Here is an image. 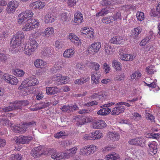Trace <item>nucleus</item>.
Listing matches in <instances>:
<instances>
[{
    "instance_id": "nucleus-37",
    "label": "nucleus",
    "mask_w": 160,
    "mask_h": 160,
    "mask_svg": "<svg viewBox=\"0 0 160 160\" xmlns=\"http://www.w3.org/2000/svg\"><path fill=\"white\" fill-rule=\"evenodd\" d=\"M13 74L17 77H22L25 73L23 70L20 69H16L12 71Z\"/></svg>"
},
{
    "instance_id": "nucleus-42",
    "label": "nucleus",
    "mask_w": 160,
    "mask_h": 160,
    "mask_svg": "<svg viewBox=\"0 0 160 160\" xmlns=\"http://www.w3.org/2000/svg\"><path fill=\"white\" fill-rule=\"evenodd\" d=\"M102 21L104 23H109L111 22L114 21L113 18L112 16L103 17L102 19Z\"/></svg>"
},
{
    "instance_id": "nucleus-39",
    "label": "nucleus",
    "mask_w": 160,
    "mask_h": 160,
    "mask_svg": "<svg viewBox=\"0 0 160 160\" xmlns=\"http://www.w3.org/2000/svg\"><path fill=\"white\" fill-rule=\"evenodd\" d=\"M54 32L53 28L51 27L47 28L45 30L44 35L46 37H49L52 35Z\"/></svg>"
},
{
    "instance_id": "nucleus-14",
    "label": "nucleus",
    "mask_w": 160,
    "mask_h": 160,
    "mask_svg": "<svg viewBox=\"0 0 160 160\" xmlns=\"http://www.w3.org/2000/svg\"><path fill=\"white\" fill-rule=\"evenodd\" d=\"M32 138L29 136H21L17 138L15 142L18 144H24L28 143Z\"/></svg>"
},
{
    "instance_id": "nucleus-28",
    "label": "nucleus",
    "mask_w": 160,
    "mask_h": 160,
    "mask_svg": "<svg viewBox=\"0 0 160 160\" xmlns=\"http://www.w3.org/2000/svg\"><path fill=\"white\" fill-rule=\"evenodd\" d=\"M46 102L43 101H41L40 103L36 104V107H38V109L40 110L47 108L50 105V103L48 102Z\"/></svg>"
},
{
    "instance_id": "nucleus-27",
    "label": "nucleus",
    "mask_w": 160,
    "mask_h": 160,
    "mask_svg": "<svg viewBox=\"0 0 160 160\" xmlns=\"http://www.w3.org/2000/svg\"><path fill=\"white\" fill-rule=\"evenodd\" d=\"M111 112V109L108 108H104L99 110L97 112V114L101 116H106L108 115Z\"/></svg>"
},
{
    "instance_id": "nucleus-45",
    "label": "nucleus",
    "mask_w": 160,
    "mask_h": 160,
    "mask_svg": "<svg viewBox=\"0 0 160 160\" xmlns=\"http://www.w3.org/2000/svg\"><path fill=\"white\" fill-rule=\"evenodd\" d=\"M109 135L110 139L114 141H117L120 138V136L119 135L114 134L111 132L109 133Z\"/></svg>"
},
{
    "instance_id": "nucleus-61",
    "label": "nucleus",
    "mask_w": 160,
    "mask_h": 160,
    "mask_svg": "<svg viewBox=\"0 0 160 160\" xmlns=\"http://www.w3.org/2000/svg\"><path fill=\"white\" fill-rule=\"evenodd\" d=\"M94 136L95 137L93 138H93V139H95V140L96 139H100L102 137V133L98 131H96L95 132H94Z\"/></svg>"
},
{
    "instance_id": "nucleus-3",
    "label": "nucleus",
    "mask_w": 160,
    "mask_h": 160,
    "mask_svg": "<svg viewBox=\"0 0 160 160\" xmlns=\"http://www.w3.org/2000/svg\"><path fill=\"white\" fill-rule=\"evenodd\" d=\"M35 125H36V122L32 121L20 125L19 127L15 126L12 127V129L15 132L23 133L28 129L33 126L34 127Z\"/></svg>"
},
{
    "instance_id": "nucleus-15",
    "label": "nucleus",
    "mask_w": 160,
    "mask_h": 160,
    "mask_svg": "<svg viewBox=\"0 0 160 160\" xmlns=\"http://www.w3.org/2000/svg\"><path fill=\"white\" fill-rule=\"evenodd\" d=\"M96 148V146L92 145L89 147L86 146L83 149L81 150V152H82V155H88L93 153L95 151Z\"/></svg>"
},
{
    "instance_id": "nucleus-56",
    "label": "nucleus",
    "mask_w": 160,
    "mask_h": 160,
    "mask_svg": "<svg viewBox=\"0 0 160 160\" xmlns=\"http://www.w3.org/2000/svg\"><path fill=\"white\" fill-rule=\"evenodd\" d=\"M21 158L20 155L18 154L16 155L12 154L11 158L12 159V160H20Z\"/></svg>"
},
{
    "instance_id": "nucleus-38",
    "label": "nucleus",
    "mask_w": 160,
    "mask_h": 160,
    "mask_svg": "<svg viewBox=\"0 0 160 160\" xmlns=\"http://www.w3.org/2000/svg\"><path fill=\"white\" fill-rule=\"evenodd\" d=\"M112 66L117 70L120 71L122 69L120 63L116 60H113L112 62Z\"/></svg>"
},
{
    "instance_id": "nucleus-1",
    "label": "nucleus",
    "mask_w": 160,
    "mask_h": 160,
    "mask_svg": "<svg viewBox=\"0 0 160 160\" xmlns=\"http://www.w3.org/2000/svg\"><path fill=\"white\" fill-rule=\"evenodd\" d=\"M29 39L30 43L25 45L24 49V53L28 55H31L32 52H34L38 46V43L35 40V37L32 36L29 37Z\"/></svg>"
},
{
    "instance_id": "nucleus-57",
    "label": "nucleus",
    "mask_w": 160,
    "mask_h": 160,
    "mask_svg": "<svg viewBox=\"0 0 160 160\" xmlns=\"http://www.w3.org/2000/svg\"><path fill=\"white\" fill-rule=\"evenodd\" d=\"M62 77H61L60 75H58L54 76L52 78V81H57L58 82L59 81L62 80Z\"/></svg>"
},
{
    "instance_id": "nucleus-29",
    "label": "nucleus",
    "mask_w": 160,
    "mask_h": 160,
    "mask_svg": "<svg viewBox=\"0 0 160 160\" xmlns=\"http://www.w3.org/2000/svg\"><path fill=\"white\" fill-rule=\"evenodd\" d=\"M119 58L120 59L125 61H131L134 59L132 55L128 54H124L123 55H121Z\"/></svg>"
},
{
    "instance_id": "nucleus-46",
    "label": "nucleus",
    "mask_w": 160,
    "mask_h": 160,
    "mask_svg": "<svg viewBox=\"0 0 160 160\" xmlns=\"http://www.w3.org/2000/svg\"><path fill=\"white\" fill-rule=\"evenodd\" d=\"M94 30L92 28H90L88 32L86 34V37L90 39H93L94 38Z\"/></svg>"
},
{
    "instance_id": "nucleus-19",
    "label": "nucleus",
    "mask_w": 160,
    "mask_h": 160,
    "mask_svg": "<svg viewBox=\"0 0 160 160\" xmlns=\"http://www.w3.org/2000/svg\"><path fill=\"white\" fill-rule=\"evenodd\" d=\"M3 79L6 80L7 82L12 85H16L18 82V80L16 77L11 75H5L3 76Z\"/></svg>"
},
{
    "instance_id": "nucleus-4",
    "label": "nucleus",
    "mask_w": 160,
    "mask_h": 160,
    "mask_svg": "<svg viewBox=\"0 0 160 160\" xmlns=\"http://www.w3.org/2000/svg\"><path fill=\"white\" fill-rule=\"evenodd\" d=\"M30 153L34 158L38 157L42 155H49L47 153V151H45L43 147L41 146L33 148Z\"/></svg>"
},
{
    "instance_id": "nucleus-13",
    "label": "nucleus",
    "mask_w": 160,
    "mask_h": 160,
    "mask_svg": "<svg viewBox=\"0 0 160 160\" xmlns=\"http://www.w3.org/2000/svg\"><path fill=\"white\" fill-rule=\"evenodd\" d=\"M92 126L94 129H101L106 127L107 124L102 120H97L93 121Z\"/></svg>"
},
{
    "instance_id": "nucleus-52",
    "label": "nucleus",
    "mask_w": 160,
    "mask_h": 160,
    "mask_svg": "<svg viewBox=\"0 0 160 160\" xmlns=\"http://www.w3.org/2000/svg\"><path fill=\"white\" fill-rule=\"evenodd\" d=\"M94 132H92L89 135L86 134L84 136V138L87 140H95V139H93L94 136Z\"/></svg>"
},
{
    "instance_id": "nucleus-63",
    "label": "nucleus",
    "mask_w": 160,
    "mask_h": 160,
    "mask_svg": "<svg viewBox=\"0 0 160 160\" xmlns=\"http://www.w3.org/2000/svg\"><path fill=\"white\" fill-rule=\"evenodd\" d=\"M98 104V102L96 101H93L87 102L86 103V105L87 106L90 107L93 105H97Z\"/></svg>"
},
{
    "instance_id": "nucleus-64",
    "label": "nucleus",
    "mask_w": 160,
    "mask_h": 160,
    "mask_svg": "<svg viewBox=\"0 0 160 160\" xmlns=\"http://www.w3.org/2000/svg\"><path fill=\"white\" fill-rule=\"evenodd\" d=\"M7 59V56L4 54L0 53V61L6 62Z\"/></svg>"
},
{
    "instance_id": "nucleus-22",
    "label": "nucleus",
    "mask_w": 160,
    "mask_h": 160,
    "mask_svg": "<svg viewBox=\"0 0 160 160\" xmlns=\"http://www.w3.org/2000/svg\"><path fill=\"white\" fill-rule=\"evenodd\" d=\"M123 42V38L120 36H117L112 38L110 41L111 43L114 44H120Z\"/></svg>"
},
{
    "instance_id": "nucleus-55",
    "label": "nucleus",
    "mask_w": 160,
    "mask_h": 160,
    "mask_svg": "<svg viewBox=\"0 0 160 160\" xmlns=\"http://www.w3.org/2000/svg\"><path fill=\"white\" fill-rule=\"evenodd\" d=\"M104 49L106 54H109L110 53V49H111V47L107 44H105L104 45Z\"/></svg>"
},
{
    "instance_id": "nucleus-9",
    "label": "nucleus",
    "mask_w": 160,
    "mask_h": 160,
    "mask_svg": "<svg viewBox=\"0 0 160 160\" xmlns=\"http://www.w3.org/2000/svg\"><path fill=\"white\" fill-rule=\"evenodd\" d=\"M118 104V102L117 103L115 104L116 107L112 109L111 112L112 115H118L124 111L125 109L124 107L122 105Z\"/></svg>"
},
{
    "instance_id": "nucleus-11",
    "label": "nucleus",
    "mask_w": 160,
    "mask_h": 160,
    "mask_svg": "<svg viewBox=\"0 0 160 160\" xmlns=\"http://www.w3.org/2000/svg\"><path fill=\"white\" fill-rule=\"evenodd\" d=\"M53 48L51 46L44 47L41 52L42 57H48L53 54Z\"/></svg>"
},
{
    "instance_id": "nucleus-16",
    "label": "nucleus",
    "mask_w": 160,
    "mask_h": 160,
    "mask_svg": "<svg viewBox=\"0 0 160 160\" xmlns=\"http://www.w3.org/2000/svg\"><path fill=\"white\" fill-rule=\"evenodd\" d=\"M46 90L48 95H53L60 92L59 88L56 86L46 87Z\"/></svg>"
},
{
    "instance_id": "nucleus-40",
    "label": "nucleus",
    "mask_w": 160,
    "mask_h": 160,
    "mask_svg": "<svg viewBox=\"0 0 160 160\" xmlns=\"http://www.w3.org/2000/svg\"><path fill=\"white\" fill-rule=\"evenodd\" d=\"M23 17H24L22 14H19L18 17V22L19 24L24 25L26 22L28 21V20H26L24 19Z\"/></svg>"
},
{
    "instance_id": "nucleus-48",
    "label": "nucleus",
    "mask_w": 160,
    "mask_h": 160,
    "mask_svg": "<svg viewBox=\"0 0 160 160\" xmlns=\"http://www.w3.org/2000/svg\"><path fill=\"white\" fill-rule=\"evenodd\" d=\"M136 16L137 19L139 21H141L143 20L144 14L143 12L138 11Z\"/></svg>"
},
{
    "instance_id": "nucleus-54",
    "label": "nucleus",
    "mask_w": 160,
    "mask_h": 160,
    "mask_svg": "<svg viewBox=\"0 0 160 160\" xmlns=\"http://www.w3.org/2000/svg\"><path fill=\"white\" fill-rule=\"evenodd\" d=\"M63 56L66 58H70L72 56V54L69 52L68 49L65 50L63 54Z\"/></svg>"
},
{
    "instance_id": "nucleus-62",
    "label": "nucleus",
    "mask_w": 160,
    "mask_h": 160,
    "mask_svg": "<svg viewBox=\"0 0 160 160\" xmlns=\"http://www.w3.org/2000/svg\"><path fill=\"white\" fill-rule=\"evenodd\" d=\"M146 117L147 118L150 120L152 122H154L155 121V117L152 115L148 113L146 114Z\"/></svg>"
},
{
    "instance_id": "nucleus-59",
    "label": "nucleus",
    "mask_w": 160,
    "mask_h": 160,
    "mask_svg": "<svg viewBox=\"0 0 160 160\" xmlns=\"http://www.w3.org/2000/svg\"><path fill=\"white\" fill-rule=\"evenodd\" d=\"M62 156H63V158H68L71 157L72 156L70 152V150H68L66 152L62 153Z\"/></svg>"
},
{
    "instance_id": "nucleus-60",
    "label": "nucleus",
    "mask_w": 160,
    "mask_h": 160,
    "mask_svg": "<svg viewBox=\"0 0 160 160\" xmlns=\"http://www.w3.org/2000/svg\"><path fill=\"white\" fill-rule=\"evenodd\" d=\"M134 119L136 121H139L141 119L142 117L139 113L136 112L134 113L133 115Z\"/></svg>"
},
{
    "instance_id": "nucleus-36",
    "label": "nucleus",
    "mask_w": 160,
    "mask_h": 160,
    "mask_svg": "<svg viewBox=\"0 0 160 160\" xmlns=\"http://www.w3.org/2000/svg\"><path fill=\"white\" fill-rule=\"evenodd\" d=\"M69 38L71 40L77 41L76 45L79 46L81 44V41L80 39L72 33H70L69 36Z\"/></svg>"
},
{
    "instance_id": "nucleus-44",
    "label": "nucleus",
    "mask_w": 160,
    "mask_h": 160,
    "mask_svg": "<svg viewBox=\"0 0 160 160\" xmlns=\"http://www.w3.org/2000/svg\"><path fill=\"white\" fill-rule=\"evenodd\" d=\"M141 74L138 72L135 71L131 75V79L133 80L134 79H139L141 77Z\"/></svg>"
},
{
    "instance_id": "nucleus-41",
    "label": "nucleus",
    "mask_w": 160,
    "mask_h": 160,
    "mask_svg": "<svg viewBox=\"0 0 160 160\" xmlns=\"http://www.w3.org/2000/svg\"><path fill=\"white\" fill-rule=\"evenodd\" d=\"M29 102L27 100H22L17 102H16V104H17L19 106V108L18 109L21 110L22 108V106H25L28 105Z\"/></svg>"
},
{
    "instance_id": "nucleus-21",
    "label": "nucleus",
    "mask_w": 160,
    "mask_h": 160,
    "mask_svg": "<svg viewBox=\"0 0 160 160\" xmlns=\"http://www.w3.org/2000/svg\"><path fill=\"white\" fill-rule=\"evenodd\" d=\"M142 31V29L140 27L134 28V30H132V37L133 38L138 39L140 36V34Z\"/></svg>"
},
{
    "instance_id": "nucleus-24",
    "label": "nucleus",
    "mask_w": 160,
    "mask_h": 160,
    "mask_svg": "<svg viewBox=\"0 0 160 160\" xmlns=\"http://www.w3.org/2000/svg\"><path fill=\"white\" fill-rule=\"evenodd\" d=\"M56 19V17L51 14H47L44 17V20L45 23H52Z\"/></svg>"
},
{
    "instance_id": "nucleus-12",
    "label": "nucleus",
    "mask_w": 160,
    "mask_h": 160,
    "mask_svg": "<svg viewBox=\"0 0 160 160\" xmlns=\"http://www.w3.org/2000/svg\"><path fill=\"white\" fill-rule=\"evenodd\" d=\"M47 153H48V154H49V155H51V157L54 159L59 160L63 158L62 153H57L56 150L55 149H50L48 152L47 151Z\"/></svg>"
},
{
    "instance_id": "nucleus-7",
    "label": "nucleus",
    "mask_w": 160,
    "mask_h": 160,
    "mask_svg": "<svg viewBox=\"0 0 160 160\" xmlns=\"http://www.w3.org/2000/svg\"><path fill=\"white\" fill-rule=\"evenodd\" d=\"M61 109L63 112L70 113L78 110L79 108L76 104L68 105H63Z\"/></svg>"
},
{
    "instance_id": "nucleus-20",
    "label": "nucleus",
    "mask_w": 160,
    "mask_h": 160,
    "mask_svg": "<svg viewBox=\"0 0 160 160\" xmlns=\"http://www.w3.org/2000/svg\"><path fill=\"white\" fill-rule=\"evenodd\" d=\"M19 107L20 106H18V104H16V102H15L14 103H11L9 106L2 108V109L5 112H8L18 109V108H20Z\"/></svg>"
},
{
    "instance_id": "nucleus-5",
    "label": "nucleus",
    "mask_w": 160,
    "mask_h": 160,
    "mask_svg": "<svg viewBox=\"0 0 160 160\" xmlns=\"http://www.w3.org/2000/svg\"><path fill=\"white\" fill-rule=\"evenodd\" d=\"M19 5V2L15 0L9 2L6 9L7 12L8 14L14 13Z\"/></svg>"
},
{
    "instance_id": "nucleus-53",
    "label": "nucleus",
    "mask_w": 160,
    "mask_h": 160,
    "mask_svg": "<svg viewBox=\"0 0 160 160\" xmlns=\"http://www.w3.org/2000/svg\"><path fill=\"white\" fill-rule=\"evenodd\" d=\"M146 70L149 74H153L155 71L154 68L152 66H150L146 68Z\"/></svg>"
},
{
    "instance_id": "nucleus-6",
    "label": "nucleus",
    "mask_w": 160,
    "mask_h": 160,
    "mask_svg": "<svg viewBox=\"0 0 160 160\" xmlns=\"http://www.w3.org/2000/svg\"><path fill=\"white\" fill-rule=\"evenodd\" d=\"M145 142L144 139L139 137L130 139L128 141L129 143L131 145L142 146Z\"/></svg>"
},
{
    "instance_id": "nucleus-47",
    "label": "nucleus",
    "mask_w": 160,
    "mask_h": 160,
    "mask_svg": "<svg viewBox=\"0 0 160 160\" xmlns=\"http://www.w3.org/2000/svg\"><path fill=\"white\" fill-rule=\"evenodd\" d=\"M55 46L58 49L61 48L64 46L63 42L60 40H57L55 42Z\"/></svg>"
},
{
    "instance_id": "nucleus-10",
    "label": "nucleus",
    "mask_w": 160,
    "mask_h": 160,
    "mask_svg": "<svg viewBox=\"0 0 160 160\" xmlns=\"http://www.w3.org/2000/svg\"><path fill=\"white\" fill-rule=\"evenodd\" d=\"M107 95L105 92H95L90 96L89 98L91 99L97 100L98 99L100 100L105 99L107 98Z\"/></svg>"
},
{
    "instance_id": "nucleus-25",
    "label": "nucleus",
    "mask_w": 160,
    "mask_h": 160,
    "mask_svg": "<svg viewBox=\"0 0 160 160\" xmlns=\"http://www.w3.org/2000/svg\"><path fill=\"white\" fill-rule=\"evenodd\" d=\"M97 72H93L91 75V79L93 81V83L96 84L99 83V79L101 75Z\"/></svg>"
},
{
    "instance_id": "nucleus-8",
    "label": "nucleus",
    "mask_w": 160,
    "mask_h": 160,
    "mask_svg": "<svg viewBox=\"0 0 160 160\" xmlns=\"http://www.w3.org/2000/svg\"><path fill=\"white\" fill-rule=\"evenodd\" d=\"M149 147L148 151L149 153L152 155H155L157 152V143L155 141L149 142L148 144Z\"/></svg>"
},
{
    "instance_id": "nucleus-18",
    "label": "nucleus",
    "mask_w": 160,
    "mask_h": 160,
    "mask_svg": "<svg viewBox=\"0 0 160 160\" xmlns=\"http://www.w3.org/2000/svg\"><path fill=\"white\" fill-rule=\"evenodd\" d=\"M38 80L33 77H30L24 81V83L26 86L29 87L35 85L37 83Z\"/></svg>"
},
{
    "instance_id": "nucleus-34",
    "label": "nucleus",
    "mask_w": 160,
    "mask_h": 160,
    "mask_svg": "<svg viewBox=\"0 0 160 160\" xmlns=\"http://www.w3.org/2000/svg\"><path fill=\"white\" fill-rule=\"evenodd\" d=\"M75 119L77 122L76 124L77 126L83 125L86 122L85 118L80 116L75 117Z\"/></svg>"
},
{
    "instance_id": "nucleus-58",
    "label": "nucleus",
    "mask_w": 160,
    "mask_h": 160,
    "mask_svg": "<svg viewBox=\"0 0 160 160\" xmlns=\"http://www.w3.org/2000/svg\"><path fill=\"white\" fill-rule=\"evenodd\" d=\"M92 63V68L95 70L96 72H97L99 69L100 65L98 63L94 62H93Z\"/></svg>"
},
{
    "instance_id": "nucleus-50",
    "label": "nucleus",
    "mask_w": 160,
    "mask_h": 160,
    "mask_svg": "<svg viewBox=\"0 0 160 160\" xmlns=\"http://www.w3.org/2000/svg\"><path fill=\"white\" fill-rule=\"evenodd\" d=\"M32 21L31 22L32 26L33 27V29L38 28L39 25L38 21L37 19H31Z\"/></svg>"
},
{
    "instance_id": "nucleus-32",
    "label": "nucleus",
    "mask_w": 160,
    "mask_h": 160,
    "mask_svg": "<svg viewBox=\"0 0 160 160\" xmlns=\"http://www.w3.org/2000/svg\"><path fill=\"white\" fill-rule=\"evenodd\" d=\"M20 14H22V15H23L24 17H23V18L26 20H28V19H30L33 15V13L30 10H27L24 12H22Z\"/></svg>"
},
{
    "instance_id": "nucleus-17",
    "label": "nucleus",
    "mask_w": 160,
    "mask_h": 160,
    "mask_svg": "<svg viewBox=\"0 0 160 160\" xmlns=\"http://www.w3.org/2000/svg\"><path fill=\"white\" fill-rule=\"evenodd\" d=\"M101 44L99 42L94 43L88 47V50L93 53H97L101 48Z\"/></svg>"
},
{
    "instance_id": "nucleus-2",
    "label": "nucleus",
    "mask_w": 160,
    "mask_h": 160,
    "mask_svg": "<svg viewBox=\"0 0 160 160\" xmlns=\"http://www.w3.org/2000/svg\"><path fill=\"white\" fill-rule=\"evenodd\" d=\"M24 37V35L22 32L19 31L17 32L11 41V45L13 46L14 48H19Z\"/></svg>"
},
{
    "instance_id": "nucleus-49",
    "label": "nucleus",
    "mask_w": 160,
    "mask_h": 160,
    "mask_svg": "<svg viewBox=\"0 0 160 160\" xmlns=\"http://www.w3.org/2000/svg\"><path fill=\"white\" fill-rule=\"evenodd\" d=\"M67 135V133L65 132L64 131H61L57 132L56 134L54 135V137L57 138H59L62 136H66Z\"/></svg>"
},
{
    "instance_id": "nucleus-26",
    "label": "nucleus",
    "mask_w": 160,
    "mask_h": 160,
    "mask_svg": "<svg viewBox=\"0 0 160 160\" xmlns=\"http://www.w3.org/2000/svg\"><path fill=\"white\" fill-rule=\"evenodd\" d=\"M30 5L34 9H40L42 8L45 6V5L43 2L36 1L31 4Z\"/></svg>"
},
{
    "instance_id": "nucleus-35",
    "label": "nucleus",
    "mask_w": 160,
    "mask_h": 160,
    "mask_svg": "<svg viewBox=\"0 0 160 160\" xmlns=\"http://www.w3.org/2000/svg\"><path fill=\"white\" fill-rule=\"evenodd\" d=\"M110 8H102L99 12L97 13L96 15L97 17H98L100 16H103L110 12Z\"/></svg>"
},
{
    "instance_id": "nucleus-23",
    "label": "nucleus",
    "mask_w": 160,
    "mask_h": 160,
    "mask_svg": "<svg viewBox=\"0 0 160 160\" xmlns=\"http://www.w3.org/2000/svg\"><path fill=\"white\" fill-rule=\"evenodd\" d=\"M105 158L108 160H120L119 155L115 153H112L106 155Z\"/></svg>"
},
{
    "instance_id": "nucleus-30",
    "label": "nucleus",
    "mask_w": 160,
    "mask_h": 160,
    "mask_svg": "<svg viewBox=\"0 0 160 160\" xmlns=\"http://www.w3.org/2000/svg\"><path fill=\"white\" fill-rule=\"evenodd\" d=\"M31 21H32V20L29 19L28 21L25 23V25L23 26L22 28V30L23 31H28L33 29V27L32 26Z\"/></svg>"
},
{
    "instance_id": "nucleus-51",
    "label": "nucleus",
    "mask_w": 160,
    "mask_h": 160,
    "mask_svg": "<svg viewBox=\"0 0 160 160\" xmlns=\"http://www.w3.org/2000/svg\"><path fill=\"white\" fill-rule=\"evenodd\" d=\"M124 77L125 75L124 73H122L119 75H116L114 80L115 81H119L123 80Z\"/></svg>"
},
{
    "instance_id": "nucleus-31",
    "label": "nucleus",
    "mask_w": 160,
    "mask_h": 160,
    "mask_svg": "<svg viewBox=\"0 0 160 160\" xmlns=\"http://www.w3.org/2000/svg\"><path fill=\"white\" fill-rule=\"evenodd\" d=\"M74 22L78 24L80 23L83 20L82 15L80 12L76 13L74 14Z\"/></svg>"
},
{
    "instance_id": "nucleus-33",
    "label": "nucleus",
    "mask_w": 160,
    "mask_h": 160,
    "mask_svg": "<svg viewBox=\"0 0 160 160\" xmlns=\"http://www.w3.org/2000/svg\"><path fill=\"white\" fill-rule=\"evenodd\" d=\"M46 64L45 62L40 59H37L34 62V64L36 67L41 68H43Z\"/></svg>"
},
{
    "instance_id": "nucleus-43",
    "label": "nucleus",
    "mask_w": 160,
    "mask_h": 160,
    "mask_svg": "<svg viewBox=\"0 0 160 160\" xmlns=\"http://www.w3.org/2000/svg\"><path fill=\"white\" fill-rule=\"evenodd\" d=\"M89 79V78H87L85 79L84 78H81L80 79L76 80L74 83L75 84H78L79 85H82L83 84L84 82H85L88 81Z\"/></svg>"
}]
</instances>
